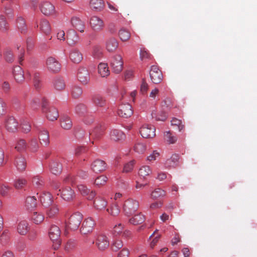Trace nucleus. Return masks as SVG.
Here are the masks:
<instances>
[{"mask_svg": "<svg viewBox=\"0 0 257 257\" xmlns=\"http://www.w3.org/2000/svg\"><path fill=\"white\" fill-rule=\"evenodd\" d=\"M60 234L61 231L59 227L57 225H52L49 230V235L53 242V246L55 249H57L60 245Z\"/></svg>", "mask_w": 257, "mask_h": 257, "instance_id": "f257e3e1", "label": "nucleus"}, {"mask_svg": "<svg viewBox=\"0 0 257 257\" xmlns=\"http://www.w3.org/2000/svg\"><path fill=\"white\" fill-rule=\"evenodd\" d=\"M83 219L82 215L76 212L69 217L67 222V226L71 230H75L78 228Z\"/></svg>", "mask_w": 257, "mask_h": 257, "instance_id": "f03ea898", "label": "nucleus"}, {"mask_svg": "<svg viewBox=\"0 0 257 257\" xmlns=\"http://www.w3.org/2000/svg\"><path fill=\"white\" fill-rule=\"evenodd\" d=\"M139 207V202L132 199L125 201L123 206V209L125 214L130 216L133 214Z\"/></svg>", "mask_w": 257, "mask_h": 257, "instance_id": "7ed1b4c3", "label": "nucleus"}, {"mask_svg": "<svg viewBox=\"0 0 257 257\" xmlns=\"http://www.w3.org/2000/svg\"><path fill=\"white\" fill-rule=\"evenodd\" d=\"M95 245L99 250H104L109 245L108 237L104 234H98L95 236Z\"/></svg>", "mask_w": 257, "mask_h": 257, "instance_id": "20e7f679", "label": "nucleus"}, {"mask_svg": "<svg viewBox=\"0 0 257 257\" xmlns=\"http://www.w3.org/2000/svg\"><path fill=\"white\" fill-rule=\"evenodd\" d=\"M150 76L152 81L155 84L160 83L163 78V74L158 65H152L150 71Z\"/></svg>", "mask_w": 257, "mask_h": 257, "instance_id": "39448f33", "label": "nucleus"}, {"mask_svg": "<svg viewBox=\"0 0 257 257\" xmlns=\"http://www.w3.org/2000/svg\"><path fill=\"white\" fill-rule=\"evenodd\" d=\"M155 127L151 124H144L141 128L140 133L144 138H152L155 136Z\"/></svg>", "mask_w": 257, "mask_h": 257, "instance_id": "423d86ee", "label": "nucleus"}, {"mask_svg": "<svg viewBox=\"0 0 257 257\" xmlns=\"http://www.w3.org/2000/svg\"><path fill=\"white\" fill-rule=\"evenodd\" d=\"M117 113L121 117L128 118L133 113L132 107L127 103L122 104L119 106Z\"/></svg>", "mask_w": 257, "mask_h": 257, "instance_id": "0eeeda50", "label": "nucleus"}, {"mask_svg": "<svg viewBox=\"0 0 257 257\" xmlns=\"http://www.w3.org/2000/svg\"><path fill=\"white\" fill-rule=\"evenodd\" d=\"M95 224V221L91 217L86 218L82 223L81 232L84 234L92 232Z\"/></svg>", "mask_w": 257, "mask_h": 257, "instance_id": "6e6552de", "label": "nucleus"}, {"mask_svg": "<svg viewBox=\"0 0 257 257\" xmlns=\"http://www.w3.org/2000/svg\"><path fill=\"white\" fill-rule=\"evenodd\" d=\"M59 191L61 194V198L66 201H70L75 197V193L73 190L70 187H66L62 190L59 189Z\"/></svg>", "mask_w": 257, "mask_h": 257, "instance_id": "1a4fd4ad", "label": "nucleus"}, {"mask_svg": "<svg viewBox=\"0 0 257 257\" xmlns=\"http://www.w3.org/2000/svg\"><path fill=\"white\" fill-rule=\"evenodd\" d=\"M90 24L92 29L97 32L101 31L104 26L103 20L97 16H93L91 18Z\"/></svg>", "mask_w": 257, "mask_h": 257, "instance_id": "9d476101", "label": "nucleus"}, {"mask_svg": "<svg viewBox=\"0 0 257 257\" xmlns=\"http://www.w3.org/2000/svg\"><path fill=\"white\" fill-rule=\"evenodd\" d=\"M106 168L105 162L100 159L94 160L91 165V170L95 173H101L104 171Z\"/></svg>", "mask_w": 257, "mask_h": 257, "instance_id": "9b49d317", "label": "nucleus"}, {"mask_svg": "<svg viewBox=\"0 0 257 257\" xmlns=\"http://www.w3.org/2000/svg\"><path fill=\"white\" fill-rule=\"evenodd\" d=\"M77 77L83 84H87L89 81V74L87 69L84 66L80 67L78 69Z\"/></svg>", "mask_w": 257, "mask_h": 257, "instance_id": "f8f14e48", "label": "nucleus"}, {"mask_svg": "<svg viewBox=\"0 0 257 257\" xmlns=\"http://www.w3.org/2000/svg\"><path fill=\"white\" fill-rule=\"evenodd\" d=\"M39 132V138L42 145L47 146L50 143L49 135L47 130L41 127L37 129Z\"/></svg>", "mask_w": 257, "mask_h": 257, "instance_id": "ddd939ff", "label": "nucleus"}, {"mask_svg": "<svg viewBox=\"0 0 257 257\" xmlns=\"http://www.w3.org/2000/svg\"><path fill=\"white\" fill-rule=\"evenodd\" d=\"M79 38L77 33L73 30H69L67 34V42L70 46H74L78 43Z\"/></svg>", "mask_w": 257, "mask_h": 257, "instance_id": "4468645a", "label": "nucleus"}, {"mask_svg": "<svg viewBox=\"0 0 257 257\" xmlns=\"http://www.w3.org/2000/svg\"><path fill=\"white\" fill-rule=\"evenodd\" d=\"M13 75L16 81L21 83L24 80V70L20 65H15L13 68Z\"/></svg>", "mask_w": 257, "mask_h": 257, "instance_id": "2eb2a0df", "label": "nucleus"}, {"mask_svg": "<svg viewBox=\"0 0 257 257\" xmlns=\"http://www.w3.org/2000/svg\"><path fill=\"white\" fill-rule=\"evenodd\" d=\"M41 12L46 16L52 15L55 12L54 7L50 3L43 2L40 6Z\"/></svg>", "mask_w": 257, "mask_h": 257, "instance_id": "dca6fc26", "label": "nucleus"}, {"mask_svg": "<svg viewBox=\"0 0 257 257\" xmlns=\"http://www.w3.org/2000/svg\"><path fill=\"white\" fill-rule=\"evenodd\" d=\"M18 123L13 116L8 117L6 120V127L10 132H15L17 130Z\"/></svg>", "mask_w": 257, "mask_h": 257, "instance_id": "f3484780", "label": "nucleus"}, {"mask_svg": "<svg viewBox=\"0 0 257 257\" xmlns=\"http://www.w3.org/2000/svg\"><path fill=\"white\" fill-rule=\"evenodd\" d=\"M59 207L56 204H52L48 207L46 210V215L50 218H54L59 214Z\"/></svg>", "mask_w": 257, "mask_h": 257, "instance_id": "a211bd4d", "label": "nucleus"}, {"mask_svg": "<svg viewBox=\"0 0 257 257\" xmlns=\"http://www.w3.org/2000/svg\"><path fill=\"white\" fill-rule=\"evenodd\" d=\"M179 156L178 154H173L171 157L166 160L165 165L166 168L176 167L179 163Z\"/></svg>", "mask_w": 257, "mask_h": 257, "instance_id": "6ab92c4d", "label": "nucleus"}, {"mask_svg": "<svg viewBox=\"0 0 257 257\" xmlns=\"http://www.w3.org/2000/svg\"><path fill=\"white\" fill-rule=\"evenodd\" d=\"M118 46V43L114 38H110L106 42V49L109 52L115 51Z\"/></svg>", "mask_w": 257, "mask_h": 257, "instance_id": "aec40b11", "label": "nucleus"}, {"mask_svg": "<svg viewBox=\"0 0 257 257\" xmlns=\"http://www.w3.org/2000/svg\"><path fill=\"white\" fill-rule=\"evenodd\" d=\"M40 200L44 206L50 205L53 202L52 195L49 192L43 193L40 196Z\"/></svg>", "mask_w": 257, "mask_h": 257, "instance_id": "412c9836", "label": "nucleus"}, {"mask_svg": "<svg viewBox=\"0 0 257 257\" xmlns=\"http://www.w3.org/2000/svg\"><path fill=\"white\" fill-rule=\"evenodd\" d=\"M71 24L74 28L80 32H83L85 28L84 22L77 17H73L71 19Z\"/></svg>", "mask_w": 257, "mask_h": 257, "instance_id": "4be33fe9", "label": "nucleus"}, {"mask_svg": "<svg viewBox=\"0 0 257 257\" xmlns=\"http://www.w3.org/2000/svg\"><path fill=\"white\" fill-rule=\"evenodd\" d=\"M26 161L24 157L22 156L18 157L15 162V165L19 171H23L26 167Z\"/></svg>", "mask_w": 257, "mask_h": 257, "instance_id": "5701e85b", "label": "nucleus"}, {"mask_svg": "<svg viewBox=\"0 0 257 257\" xmlns=\"http://www.w3.org/2000/svg\"><path fill=\"white\" fill-rule=\"evenodd\" d=\"M54 88L57 91H61L65 89L66 84L64 80L60 77L55 78L53 82Z\"/></svg>", "mask_w": 257, "mask_h": 257, "instance_id": "b1692460", "label": "nucleus"}, {"mask_svg": "<svg viewBox=\"0 0 257 257\" xmlns=\"http://www.w3.org/2000/svg\"><path fill=\"white\" fill-rule=\"evenodd\" d=\"M40 29L41 32L47 35L51 32V27L49 22L46 20H42L40 24Z\"/></svg>", "mask_w": 257, "mask_h": 257, "instance_id": "393cba45", "label": "nucleus"}, {"mask_svg": "<svg viewBox=\"0 0 257 257\" xmlns=\"http://www.w3.org/2000/svg\"><path fill=\"white\" fill-rule=\"evenodd\" d=\"M110 137L112 140L118 141L124 138V134L120 130L114 129L111 131Z\"/></svg>", "mask_w": 257, "mask_h": 257, "instance_id": "a878e982", "label": "nucleus"}, {"mask_svg": "<svg viewBox=\"0 0 257 257\" xmlns=\"http://www.w3.org/2000/svg\"><path fill=\"white\" fill-rule=\"evenodd\" d=\"M107 201L100 197H97L94 201V207L97 210L104 209L107 206Z\"/></svg>", "mask_w": 257, "mask_h": 257, "instance_id": "bb28decb", "label": "nucleus"}, {"mask_svg": "<svg viewBox=\"0 0 257 257\" xmlns=\"http://www.w3.org/2000/svg\"><path fill=\"white\" fill-rule=\"evenodd\" d=\"M45 113L46 114L47 118L51 121L56 120L59 116L57 109L54 107H50L49 110L45 112Z\"/></svg>", "mask_w": 257, "mask_h": 257, "instance_id": "cd10ccee", "label": "nucleus"}, {"mask_svg": "<svg viewBox=\"0 0 257 257\" xmlns=\"http://www.w3.org/2000/svg\"><path fill=\"white\" fill-rule=\"evenodd\" d=\"M62 169V165L59 162L53 161L50 165V171L53 174L57 175L60 174Z\"/></svg>", "mask_w": 257, "mask_h": 257, "instance_id": "c85d7f7f", "label": "nucleus"}, {"mask_svg": "<svg viewBox=\"0 0 257 257\" xmlns=\"http://www.w3.org/2000/svg\"><path fill=\"white\" fill-rule=\"evenodd\" d=\"M70 58L74 63L78 64L82 60V55L76 50H73L70 54Z\"/></svg>", "mask_w": 257, "mask_h": 257, "instance_id": "c756f323", "label": "nucleus"}, {"mask_svg": "<svg viewBox=\"0 0 257 257\" xmlns=\"http://www.w3.org/2000/svg\"><path fill=\"white\" fill-rule=\"evenodd\" d=\"M90 6L92 9L96 11H100L103 9L104 5L102 0H91Z\"/></svg>", "mask_w": 257, "mask_h": 257, "instance_id": "7c9ffc66", "label": "nucleus"}, {"mask_svg": "<svg viewBox=\"0 0 257 257\" xmlns=\"http://www.w3.org/2000/svg\"><path fill=\"white\" fill-rule=\"evenodd\" d=\"M17 229L20 234H26L29 230L28 223L25 220L21 221L19 223Z\"/></svg>", "mask_w": 257, "mask_h": 257, "instance_id": "2f4dec72", "label": "nucleus"}, {"mask_svg": "<svg viewBox=\"0 0 257 257\" xmlns=\"http://www.w3.org/2000/svg\"><path fill=\"white\" fill-rule=\"evenodd\" d=\"M145 216L142 213H139L135 215L134 217L131 218L129 221L131 224L137 225L140 224H142L145 221Z\"/></svg>", "mask_w": 257, "mask_h": 257, "instance_id": "473e14b6", "label": "nucleus"}, {"mask_svg": "<svg viewBox=\"0 0 257 257\" xmlns=\"http://www.w3.org/2000/svg\"><path fill=\"white\" fill-rule=\"evenodd\" d=\"M147 150L146 145L141 142H137L134 146V151L138 154H144Z\"/></svg>", "mask_w": 257, "mask_h": 257, "instance_id": "72a5a7b5", "label": "nucleus"}, {"mask_svg": "<svg viewBox=\"0 0 257 257\" xmlns=\"http://www.w3.org/2000/svg\"><path fill=\"white\" fill-rule=\"evenodd\" d=\"M44 219V216L42 213L38 212H33L31 216V220L35 224H40L43 221Z\"/></svg>", "mask_w": 257, "mask_h": 257, "instance_id": "f704fd0d", "label": "nucleus"}, {"mask_svg": "<svg viewBox=\"0 0 257 257\" xmlns=\"http://www.w3.org/2000/svg\"><path fill=\"white\" fill-rule=\"evenodd\" d=\"M61 126L65 130H69L72 126V122L69 117L63 116L61 120Z\"/></svg>", "mask_w": 257, "mask_h": 257, "instance_id": "c9c22d12", "label": "nucleus"}, {"mask_svg": "<svg viewBox=\"0 0 257 257\" xmlns=\"http://www.w3.org/2000/svg\"><path fill=\"white\" fill-rule=\"evenodd\" d=\"M9 30V25L4 16L0 15V31L7 33Z\"/></svg>", "mask_w": 257, "mask_h": 257, "instance_id": "e433bc0d", "label": "nucleus"}, {"mask_svg": "<svg viewBox=\"0 0 257 257\" xmlns=\"http://www.w3.org/2000/svg\"><path fill=\"white\" fill-rule=\"evenodd\" d=\"M140 56V59L144 63H148V60L151 59L152 58L151 54L146 48H142L141 49Z\"/></svg>", "mask_w": 257, "mask_h": 257, "instance_id": "4c0bfd02", "label": "nucleus"}, {"mask_svg": "<svg viewBox=\"0 0 257 257\" xmlns=\"http://www.w3.org/2000/svg\"><path fill=\"white\" fill-rule=\"evenodd\" d=\"M93 103L97 107H103L106 104L105 99L100 95H95L92 97Z\"/></svg>", "mask_w": 257, "mask_h": 257, "instance_id": "58836bf2", "label": "nucleus"}, {"mask_svg": "<svg viewBox=\"0 0 257 257\" xmlns=\"http://www.w3.org/2000/svg\"><path fill=\"white\" fill-rule=\"evenodd\" d=\"M166 193L164 190L161 188H157L152 191L151 197L153 199H157L164 197Z\"/></svg>", "mask_w": 257, "mask_h": 257, "instance_id": "ea45409f", "label": "nucleus"}, {"mask_svg": "<svg viewBox=\"0 0 257 257\" xmlns=\"http://www.w3.org/2000/svg\"><path fill=\"white\" fill-rule=\"evenodd\" d=\"M37 199L34 196L28 197L26 201V206L28 209H31L36 207Z\"/></svg>", "mask_w": 257, "mask_h": 257, "instance_id": "a19ab883", "label": "nucleus"}, {"mask_svg": "<svg viewBox=\"0 0 257 257\" xmlns=\"http://www.w3.org/2000/svg\"><path fill=\"white\" fill-rule=\"evenodd\" d=\"M152 173V170L149 166H142L139 171V175L141 177L145 179L146 176L150 175Z\"/></svg>", "mask_w": 257, "mask_h": 257, "instance_id": "79ce46f5", "label": "nucleus"}, {"mask_svg": "<svg viewBox=\"0 0 257 257\" xmlns=\"http://www.w3.org/2000/svg\"><path fill=\"white\" fill-rule=\"evenodd\" d=\"M27 147V144L25 140L23 139H20L18 140L15 146L16 150L20 152H24L26 150Z\"/></svg>", "mask_w": 257, "mask_h": 257, "instance_id": "37998d69", "label": "nucleus"}, {"mask_svg": "<svg viewBox=\"0 0 257 257\" xmlns=\"http://www.w3.org/2000/svg\"><path fill=\"white\" fill-rule=\"evenodd\" d=\"M98 72L102 77L108 76L110 74L108 65H98Z\"/></svg>", "mask_w": 257, "mask_h": 257, "instance_id": "c03bdc74", "label": "nucleus"}, {"mask_svg": "<svg viewBox=\"0 0 257 257\" xmlns=\"http://www.w3.org/2000/svg\"><path fill=\"white\" fill-rule=\"evenodd\" d=\"M17 27L21 33H24L27 30L25 21L22 17H19L17 20Z\"/></svg>", "mask_w": 257, "mask_h": 257, "instance_id": "a18cd8bd", "label": "nucleus"}, {"mask_svg": "<svg viewBox=\"0 0 257 257\" xmlns=\"http://www.w3.org/2000/svg\"><path fill=\"white\" fill-rule=\"evenodd\" d=\"M119 36L122 41H126L131 37L130 32L124 28L121 29L119 31Z\"/></svg>", "mask_w": 257, "mask_h": 257, "instance_id": "49530a36", "label": "nucleus"}, {"mask_svg": "<svg viewBox=\"0 0 257 257\" xmlns=\"http://www.w3.org/2000/svg\"><path fill=\"white\" fill-rule=\"evenodd\" d=\"M27 183V181L25 178H19L15 181L14 186L17 189H22Z\"/></svg>", "mask_w": 257, "mask_h": 257, "instance_id": "de8ad7c7", "label": "nucleus"}, {"mask_svg": "<svg viewBox=\"0 0 257 257\" xmlns=\"http://www.w3.org/2000/svg\"><path fill=\"white\" fill-rule=\"evenodd\" d=\"M71 95L74 98L79 97L82 94V88L78 86H73L71 88Z\"/></svg>", "mask_w": 257, "mask_h": 257, "instance_id": "09e8293b", "label": "nucleus"}, {"mask_svg": "<svg viewBox=\"0 0 257 257\" xmlns=\"http://www.w3.org/2000/svg\"><path fill=\"white\" fill-rule=\"evenodd\" d=\"M171 125L176 126L178 127L179 131L181 132L185 128V125L182 123L181 120L177 118L174 117L171 121Z\"/></svg>", "mask_w": 257, "mask_h": 257, "instance_id": "8fccbe9b", "label": "nucleus"}, {"mask_svg": "<svg viewBox=\"0 0 257 257\" xmlns=\"http://www.w3.org/2000/svg\"><path fill=\"white\" fill-rule=\"evenodd\" d=\"M16 48L18 50H19V55L18 61L20 64H22L24 60V57L25 53V49L23 47H22L20 44H17Z\"/></svg>", "mask_w": 257, "mask_h": 257, "instance_id": "3c124183", "label": "nucleus"}, {"mask_svg": "<svg viewBox=\"0 0 257 257\" xmlns=\"http://www.w3.org/2000/svg\"><path fill=\"white\" fill-rule=\"evenodd\" d=\"M107 181V178L106 176L101 175L95 179L94 184L96 186L100 187L104 185Z\"/></svg>", "mask_w": 257, "mask_h": 257, "instance_id": "603ef678", "label": "nucleus"}, {"mask_svg": "<svg viewBox=\"0 0 257 257\" xmlns=\"http://www.w3.org/2000/svg\"><path fill=\"white\" fill-rule=\"evenodd\" d=\"M164 138L167 143L169 144H174L177 141V138L172 136L170 131L166 132L164 133Z\"/></svg>", "mask_w": 257, "mask_h": 257, "instance_id": "864d4df0", "label": "nucleus"}, {"mask_svg": "<svg viewBox=\"0 0 257 257\" xmlns=\"http://www.w3.org/2000/svg\"><path fill=\"white\" fill-rule=\"evenodd\" d=\"M4 58L7 63H12L14 57L11 50L6 49L4 53Z\"/></svg>", "mask_w": 257, "mask_h": 257, "instance_id": "5fc2aeb1", "label": "nucleus"}, {"mask_svg": "<svg viewBox=\"0 0 257 257\" xmlns=\"http://www.w3.org/2000/svg\"><path fill=\"white\" fill-rule=\"evenodd\" d=\"M107 211L112 216H117L120 212V209L117 204H114L112 205L110 209H107Z\"/></svg>", "mask_w": 257, "mask_h": 257, "instance_id": "6e6d98bb", "label": "nucleus"}, {"mask_svg": "<svg viewBox=\"0 0 257 257\" xmlns=\"http://www.w3.org/2000/svg\"><path fill=\"white\" fill-rule=\"evenodd\" d=\"M92 55L94 58L99 59L102 55V49L99 46H95L93 49Z\"/></svg>", "mask_w": 257, "mask_h": 257, "instance_id": "4d7b16f0", "label": "nucleus"}, {"mask_svg": "<svg viewBox=\"0 0 257 257\" xmlns=\"http://www.w3.org/2000/svg\"><path fill=\"white\" fill-rule=\"evenodd\" d=\"M34 85L35 87L38 89L41 86L42 83L40 78V74L39 73H35L34 76Z\"/></svg>", "mask_w": 257, "mask_h": 257, "instance_id": "13d9d810", "label": "nucleus"}, {"mask_svg": "<svg viewBox=\"0 0 257 257\" xmlns=\"http://www.w3.org/2000/svg\"><path fill=\"white\" fill-rule=\"evenodd\" d=\"M134 164V161H131L129 162L126 163L124 165L123 172L125 173H128L132 171L133 170Z\"/></svg>", "mask_w": 257, "mask_h": 257, "instance_id": "bf43d9fd", "label": "nucleus"}, {"mask_svg": "<svg viewBox=\"0 0 257 257\" xmlns=\"http://www.w3.org/2000/svg\"><path fill=\"white\" fill-rule=\"evenodd\" d=\"M149 88L148 84L146 81V80L144 78L142 79L141 84L140 86V91L141 92L144 94L146 93Z\"/></svg>", "mask_w": 257, "mask_h": 257, "instance_id": "052dcab7", "label": "nucleus"}, {"mask_svg": "<svg viewBox=\"0 0 257 257\" xmlns=\"http://www.w3.org/2000/svg\"><path fill=\"white\" fill-rule=\"evenodd\" d=\"M123 246V243L121 240L117 239L115 240L111 246L112 249L114 251H117L119 249L121 248Z\"/></svg>", "mask_w": 257, "mask_h": 257, "instance_id": "680f3d73", "label": "nucleus"}, {"mask_svg": "<svg viewBox=\"0 0 257 257\" xmlns=\"http://www.w3.org/2000/svg\"><path fill=\"white\" fill-rule=\"evenodd\" d=\"M39 148V144L36 139H33L30 142V149L33 152H36Z\"/></svg>", "mask_w": 257, "mask_h": 257, "instance_id": "e2e57ef3", "label": "nucleus"}, {"mask_svg": "<svg viewBox=\"0 0 257 257\" xmlns=\"http://www.w3.org/2000/svg\"><path fill=\"white\" fill-rule=\"evenodd\" d=\"M21 126L22 131L25 133H27L31 131V126L27 121H24L22 122Z\"/></svg>", "mask_w": 257, "mask_h": 257, "instance_id": "0e129e2a", "label": "nucleus"}, {"mask_svg": "<svg viewBox=\"0 0 257 257\" xmlns=\"http://www.w3.org/2000/svg\"><path fill=\"white\" fill-rule=\"evenodd\" d=\"M47 70L50 73H56L61 70L60 65H47Z\"/></svg>", "mask_w": 257, "mask_h": 257, "instance_id": "69168bd1", "label": "nucleus"}, {"mask_svg": "<svg viewBox=\"0 0 257 257\" xmlns=\"http://www.w3.org/2000/svg\"><path fill=\"white\" fill-rule=\"evenodd\" d=\"M86 106L83 104H79L75 107V111L79 114H83L86 112Z\"/></svg>", "mask_w": 257, "mask_h": 257, "instance_id": "338daca9", "label": "nucleus"}, {"mask_svg": "<svg viewBox=\"0 0 257 257\" xmlns=\"http://www.w3.org/2000/svg\"><path fill=\"white\" fill-rule=\"evenodd\" d=\"M40 101L38 98H33L30 100L29 105L30 107L33 109H36L39 106Z\"/></svg>", "mask_w": 257, "mask_h": 257, "instance_id": "774afa93", "label": "nucleus"}]
</instances>
